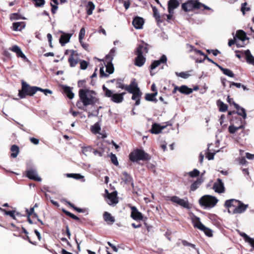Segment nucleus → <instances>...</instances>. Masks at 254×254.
<instances>
[{"mask_svg": "<svg viewBox=\"0 0 254 254\" xmlns=\"http://www.w3.org/2000/svg\"><path fill=\"white\" fill-rule=\"evenodd\" d=\"M79 96L84 106L93 105L98 101L96 93L92 90L88 89H80Z\"/></svg>", "mask_w": 254, "mask_h": 254, "instance_id": "f257e3e1", "label": "nucleus"}, {"mask_svg": "<svg viewBox=\"0 0 254 254\" xmlns=\"http://www.w3.org/2000/svg\"><path fill=\"white\" fill-rule=\"evenodd\" d=\"M147 45L142 43L139 44L135 51V55L137 56L135 59V64L139 67L142 66L145 62V58L143 56L144 53H148Z\"/></svg>", "mask_w": 254, "mask_h": 254, "instance_id": "f03ea898", "label": "nucleus"}, {"mask_svg": "<svg viewBox=\"0 0 254 254\" xmlns=\"http://www.w3.org/2000/svg\"><path fill=\"white\" fill-rule=\"evenodd\" d=\"M39 90H42V88L36 86H30L26 82L22 81V88L19 91L18 96L21 98H24L26 95H34Z\"/></svg>", "mask_w": 254, "mask_h": 254, "instance_id": "7ed1b4c3", "label": "nucleus"}, {"mask_svg": "<svg viewBox=\"0 0 254 254\" xmlns=\"http://www.w3.org/2000/svg\"><path fill=\"white\" fill-rule=\"evenodd\" d=\"M103 90L106 97L110 98V100L116 103H120L124 100V96L126 94V92L121 93H114V92L109 89L105 85L103 86Z\"/></svg>", "mask_w": 254, "mask_h": 254, "instance_id": "20e7f679", "label": "nucleus"}, {"mask_svg": "<svg viewBox=\"0 0 254 254\" xmlns=\"http://www.w3.org/2000/svg\"><path fill=\"white\" fill-rule=\"evenodd\" d=\"M150 156L141 149H136L129 154V159L133 162L139 160L146 161L150 159Z\"/></svg>", "mask_w": 254, "mask_h": 254, "instance_id": "39448f33", "label": "nucleus"}, {"mask_svg": "<svg viewBox=\"0 0 254 254\" xmlns=\"http://www.w3.org/2000/svg\"><path fill=\"white\" fill-rule=\"evenodd\" d=\"M218 200L214 196L204 195L199 200L200 205L205 208H212L217 203Z\"/></svg>", "mask_w": 254, "mask_h": 254, "instance_id": "423d86ee", "label": "nucleus"}, {"mask_svg": "<svg viewBox=\"0 0 254 254\" xmlns=\"http://www.w3.org/2000/svg\"><path fill=\"white\" fill-rule=\"evenodd\" d=\"M192 221L194 227L203 231L207 236L209 237L212 236V234L211 230L202 224L198 217H194L192 218Z\"/></svg>", "mask_w": 254, "mask_h": 254, "instance_id": "0eeeda50", "label": "nucleus"}, {"mask_svg": "<svg viewBox=\"0 0 254 254\" xmlns=\"http://www.w3.org/2000/svg\"><path fill=\"white\" fill-rule=\"evenodd\" d=\"M105 197L109 205H115L118 203L117 191H114L111 193H109L107 190H105Z\"/></svg>", "mask_w": 254, "mask_h": 254, "instance_id": "6e6552de", "label": "nucleus"}, {"mask_svg": "<svg viewBox=\"0 0 254 254\" xmlns=\"http://www.w3.org/2000/svg\"><path fill=\"white\" fill-rule=\"evenodd\" d=\"M200 3L196 0H189L182 4V7L185 11H190L194 8H200Z\"/></svg>", "mask_w": 254, "mask_h": 254, "instance_id": "1a4fd4ad", "label": "nucleus"}, {"mask_svg": "<svg viewBox=\"0 0 254 254\" xmlns=\"http://www.w3.org/2000/svg\"><path fill=\"white\" fill-rule=\"evenodd\" d=\"M114 68L111 62L109 61L107 65L105 67H102L100 69V75L102 77H107L109 74L114 72Z\"/></svg>", "mask_w": 254, "mask_h": 254, "instance_id": "9d476101", "label": "nucleus"}, {"mask_svg": "<svg viewBox=\"0 0 254 254\" xmlns=\"http://www.w3.org/2000/svg\"><path fill=\"white\" fill-rule=\"evenodd\" d=\"M172 202L175 203H177L181 206L188 208H189V203L187 198L185 199H182L177 196H173L169 199Z\"/></svg>", "mask_w": 254, "mask_h": 254, "instance_id": "9b49d317", "label": "nucleus"}, {"mask_svg": "<svg viewBox=\"0 0 254 254\" xmlns=\"http://www.w3.org/2000/svg\"><path fill=\"white\" fill-rule=\"evenodd\" d=\"M248 207V204H245L242 202L237 200L234 209L233 210V214H240L244 212Z\"/></svg>", "mask_w": 254, "mask_h": 254, "instance_id": "f8f14e48", "label": "nucleus"}, {"mask_svg": "<svg viewBox=\"0 0 254 254\" xmlns=\"http://www.w3.org/2000/svg\"><path fill=\"white\" fill-rule=\"evenodd\" d=\"M213 189L215 192L218 193H222L224 191L225 188L224 184L221 179H218L217 181L214 183Z\"/></svg>", "mask_w": 254, "mask_h": 254, "instance_id": "ddd939ff", "label": "nucleus"}, {"mask_svg": "<svg viewBox=\"0 0 254 254\" xmlns=\"http://www.w3.org/2000/svg\"><path fill=\"white\" fill-rule=\"evenodd\" d=\"M26 176L30 179L33 180L38 182L42 181L41 178L38 176L37 171L35 170L30 169L26 172Z\"/></svg>", "mask_w": 254, "mask_h": 254, "instance_id": "4468645a", "label": "nucleus"}, {"mask_svg": "<svg viewBox=\"0 0 254 254\" xmlns=\"http://www.w3.org/2000/svg\"><path fill=\"white\" fill-rule=\"evenodd\" d=\"M131 217L135 220H141L143 219V216L141 212H139L135 206L131 207Z\"/></svg>", "mask_w": 254, "mask_h": 254, "instance_id": "2eb2a0df", "label": "nucleus"}, {"mask_svg": "<svg viewBox=\"0 0 254 254\" xmlns=\"http://www.w3.org/2000/svg\"><path fill=\"white\" fill-rule=\"evenodd\" d=\"M144 22V20L142 18L136 17L132 21V25L136 29H140L142 28Z\"/></svg>", "mask_w": 254, "mask_h": 254, "instance_id": "dca6fc26", "label": "nucleus"}, {"mask_svg": "<svg viewBox=\"0 0 254 254\" xmlns=\"http://www.w3.org/2000/svg\"><path fill=\"white\" fill-rule=\"evenodd\" d=\"M167 60V59L166 56L164 55H162L160 60L155 61L152 63L150 66L151 69L152 70L155 69L162 63H166Z\"/></svg>", "mask_w": 254, "mask_h": 254, "instance_id": "f3484780", "label": "nucleus"}, {"mask_svg": "<svg viewBox=\"0 0 254 254\" xmlns=\"http://www.w3.org/2000/svg\"><path fill=\"white\" fill-rule=\"evenodd\" d=\"M9 50L10 51L15 53L16 54L17 57H20L24 60L26 59V56L22 53L20 48L17 45H14V46H12V47L9 48Z\"/></svg>", "mask_w": 254, "mask_h": 254, "instance_id": "a211bd4d", "label": "nucleus"}, {"mask_svg": "<svg viewBox=\"0 0 254 254\" xmlns=\"http://www.w3.org/2000/svg\"><path fill=\"white\" fill-rule=\"evenodd\" d=\"M166 127V126H160V125L155 123L152 125L151 129V132L154 134H158Z\"/></svg>", "mask_w": 254, "mask_h": 254, "instance_id": "6ab92c4d", "label": "nucleus"}, {"mask_svg": "<svg viewBox=\"0 0 254 254\" xmlns=\"http://www.w3.org/2000/svg\"><path fill=\"white\" fill-rule=\"evenodd\" d=\"M179 5V2L177 0H170L168 1L169 13H173L174 10Z\"/></svg>", "mask_w": 254, "mask_h": 254, "instance_id": "aec40b11", "label": "nucleus"}, {"mask_svg": "<svg viewBox=\"0 0 254 254\" xmlns=\"http://www.w3.org/2000/svg\"><path fill=\"white\" fill-rule=\"evenodd\" d=\"M237 38L236 39L239 41L240 43L243 45V43L246 40L248 39L246 36V33L243 30H238L236 34Z\"/></svg>", "mask_w": 254, "mask_h": 254, "instance_id": "412c9836", "label": "nucleus"}, {"mask_svg": "<svg viewBox=\"0 0 254 254\" xmlns=\"http://www.w3.org/2000/svg\"><path fill=\"white\" fill-rule=\"evenodd\" d=\"M233 104L237 110V114L241 116L243 119H245L247 118V114L245 109L242 107H241L235 102H233Z\"/></svg>", "mask_w": 254, "mask_h": 254, "instance_id": "4be33fe9", "label": "nucleus"}, {"mask_svg": "<svg viewBox=\"0 0 254 254\" xmlns=\"http://www.w3.org/2000/svg\"><path fill=\"white\" fill-rule=\"evenodd\" d=\"M126 90L129 93H132L139 91L140 90L137 86V84L134 81H133L130 85H127Z\"/></svg>", "mask_w": 254, "mask_h": 254, "instance_id": "5701e85b", "label": "nucleus"}, {"mask_svg": "<svg viewBox=\"0 0 254 254\" xmlns=\"http://www.w3.org/2000/svg\"><path fill=\"white\" fill-rule=\"evenodd\" d=\"M71 54L68 59V62L69 63L70 66L73 67L78 63L77 59L74 58V56H76L77 54H75V52L73 50L71 51Z\"/></svg>", "mask_w": 254, "mask_h": 254, "instance_id": "b1692460", "label": "nucleus"}, {"mask_svg": "<svg viewBox=\"0 0 254 254\" xmlns=\"http://www.w3.org/2000/svg\"><path fill=\"white\" fill-rule=\"evenodd\" d=\"M240 235L243 237L245 240V241L248 243H249L251 246L254 249V238H252L250 237L248 235H247L245 233H240Z\"/></svg>", "mask_w": 254, "mask_h": 254, "instance_id": "393cba45", "label": "nucleus"}, {"mask_svg": "<svg viewBox=\"0 0 254 254\" xmlns=\"http://www.w3.org/2000/svg\"><path fill=\"white\" fill-rule=\"evenodd\" d=\"M244 54L247 63L254 65V57L252 56L250 50H248L245 51Z\"/></svg>", "mask_w": 254, "mask_h": 254, "instance_id": "a878e982", "label": "nucleus"}, {"mask_svg": "<svg viewBox=\"0 0 254 254\" xmlns=\"http://www.w3.org/2000/svg\"><path fill=\"white\" fill-rule=\"evenodd\" d=\"M103 217L104 220L108 223V224H113L115 222V220L114 217L112 216L111 215L108 213V212H105L103 214Z\"/></svg>", "mask_w": 254, "mask_h": 254, "instance_id": "bb28decb", "label": "nucleus"}, {"mask_svg": "<svg viewBox=\"0 0 254 254\" xmlns=\"http://www.w3.org/2000/svg\"><path fill=\"white\" fill-rule=\"evenodd\" d=\"M132 99L135 101V105L136 106H137L139 105L140 104V97L141 96V92L140 91H138L137 92L132 93Z\"/></svg>", "mask_w": 254, "mask_h": 254, "instance_id": "cd10ccee", "label": "nucleus"}, {"mask_svg": "<svg viewBox=\"0 0 254 254\" xmlns=\"http://www.w3.org/2000/svg\"><path fill=\"white\" fill-rule=\"evenodd\" d=\"M71 35L69 34H64L62 35L60 39V42L62 46L64 45L69 41Z\"/></svg>", "mask_w": 254, "mask_h": 254, "instance_id": "c85d7f7f", "label": "nucleus"}, {"mask_svg": "<svg viewBox=\"0 0 254 254\" xmlns=\"http://www.w3.org/2000/svg\"><path fill=\"white\" fill-rule=\"evenodd\" d=\"M25 26L23 22H18L13 23V30L14 31H20Z\"/></svg>", "mask_w": 254, "mask_h": 254, "instance_id": "c756f323", "label": "nucleus"}, {"mask_svg": "<svg viewBox=\"0 0 254 254\" xmlns=\"http://www.w3.org/2000/svg\"><path fill=\"white\" fill-rule=\"evenodd\" d=\"M237 203V200L231 199L226 201L225 206L227 208H231L232 207H235L236 204Z\"/></svg>", "mask_w": 254, "mask_h": 254, "instance_id": "7c9ffc66", "label": "nucleus"}, {"mask_svg": "<svg viewBox=\"0 0 254 254\" xmlns=\"http://www.w3.org/2000/svg\"><path fill=\"white\" fill-rule=\"evenodd\" d=\"M95 5L92 1H89L87 5V13L88 15L92 14L93 10L95 9Z\"/></svg>", "mask_w": 254, "mask_h": 254, "instance_id": "2f4dec72", "label": "nucleus"}, {"mask_svg": "<svg viewBox=\"0 0 254 254\" xmlns=\"http://www.w3.org/2000/svg\"><path fill=\"white\" fill-rule=\"evenodd\" d=\"M179 91L182 93L189 94L192 92V90L186 85H183L179 88Z\"/></svg>", "mask_w": 254, "mask_h": 254, "instance_id": "473e14b6", "label": "nucleus"}, {"mask_svg": "<svg viewBox=\"0 0 254 254\" xmlns=\"http://www.w3.org/2000/svg\"><path fill=\"white\" fill-rule=\"evenodd\" d=\"M64 91L69 99H71L74 97V94L71 91V88L69 87L64 86Z\"/></svg>", "mask_w": 254, "mask_h": 254, "instance_id": "72a5a7b5", "label": "nucleus"}, {"mask_svg": "<svg viewBox=\"0 0 254 254\" xmlns=\"http://www.w3.org/2000/svg\"><path fill=\"white\" fill-rule=\"evenodd\" d=\"M219 68L221 69V70L223 72V73L224 74L231 77H233L234 76V73L231 70L227 68H224L221 66H219Z\"/></svg>", "mask_w": 254, "mask_h": 254, "instance_id": "f704fd0d", "label": "nucleus"}, {"mask_svg": "<svg viewBox=\"0 0 254 254\" xmlns=\"http://www.w3.org/2000/svg\"><path fill=\"white\" fill-rule=\"evenodd\" d=\"M11 151L12 153L11 156L13 158H16L19 153V148L17 146L13 145L11 147Z\"/></svg>", "mask_w": 254, "mask_h": 254, "instance_id": "c9c22d12", "label": "nucleus"}, {"mask_svg": "<svg viewBox=\"0 0 254 254\" xmlns=\"http://www.w3.org/2000/svg\"><path fill=\"white\" fill-rule=\"evenodd\" d=\"M101 130V127L99 123H97L91 127V130L94 134L99 133Z\"/></svg>", "mask_w": 254, "mask_h": 254, "instance_id": "e433bc0d", "label": "nucleus"}, {"mask_svg": "<svg viewBox=\"0 0 254 254\" xmlns=\"http://www.w3.org/2000/svg\"><path fill=\"white\" fill-rule=\"evenodd\" d=\"M157 94V91H156L155 92L153 93H148L145 95V99L147 101H154L156 100L155 96Z\"/></svg>", "mask_w": 254, "mask_h": 254, "instance_id": "4c0bfd02", "label": "nucleus"}, {"mask_svg": "<svg viewBox=\"0 0 254 254\" xmlns=\"http://www.w3.org/2000/svg\"><path fill=\"white\" fill-rule=\"evenodd\" d=\"M244 128L243 125L240 126L239 127H235L234 125H231L229 127V131L231 133H234L236 131L240 128Z\"/></svg>", "mask_w": 254, "mask_h": 254, "instance_id": "58836bf2", "label": "nucleus"}, {"mask_svg": "<svg viewBox=\"0 0 254 254\" xmlns=\"http://www.w3.org/2000/svg\"><path fill=\"white\" fill-rule=\"evenodd\" d=\"M202 181L201 179H199L197 180L195 182L191 184L190 186V189L191 190H195L198 186L201 184Z\"/></svg>", "mask_w": 254, "mask_h": 254, "instance_id": "ea45409f", "label": "nucleus"}, {"mask_svg": "<svg viewBox=\"0 0 254 254\" xmlns=\"http://www.w3.org/2000/svg\"><path fill=\"white\" fill-rule=\"evenodd\" d=\"M234 44H236L238 47H243V44L240 43L239 41L237 40L235 37L234 38V39H231L229 40L228 42V45L229 46L231 47Z\"/></svg>", "mask_w": 254, "mask_h": 254, "instance_id": "a19ab883", "label": "nucleus"}, {"mask_svg": "<svg viewBox=\"0 0 254 254\" xmlns=\"http://www.w3.org/2000/svg\"><path fill=\"white\" fill-rule=\"evenodd\" d=\"M218 105L219 107V110L221 112H225L228 109L227 105L223 102H219L218 103Z\"/></svg>", "mask_w": 254, "mask_h": 254, "instance_id": "79ce46f5", "label": "nucleus"}, {"mask_svg": "<svg viewBox=\"0 0 254 254\" xmlns=\"http://www.w3.org/2000/svg\"><path fill=\"white\" fill-rule=\"evenodd\" d=\"M82 148V152L85 156L88 155L89 153H90L92 151V148L90 146H83L81 147Z\"/></svg>", "mask_w": 254, "mask_h": 254, "instance_id": "37998d69", "label": "nucleus"}, {"mask_svg": "<svg viewBox=\"0 0 254 254\" xmlns=\"http://www.w3.org/2000/svg\"><path fill=\"white\" fill-rule=\"evenodd\" d=\"M116 52L115 48H113L111 50L109 54L107 55L106 57L107 60L109 61L110 62H112L113 57L114 56V54Z\"/></svg>", "mask_w": 254, "mask_h": 254, "instance_id": "c03bdc74", "label": "nucleus"}, {"mask_svg": "<svg viewBox=\"0 0 254 254\" xmlns=\"http://www.w3.org/2000/svg\"><path fill=\"white\" fill-rule=\"evenodd\" d=\"M175 74L177 76L181 77L184 79L188 78L190 76V74L188 72H176Z\"/></svg>", "mask_w": 254, "mask_h": 254, "instance_id": "a18cd8bd", "label": "nucleus"}, {"mask_svg": "<svg viewBox=\"0 0 254 254\" xmlns=\"http://www.w3.org/2000/svg\"><path fill=\"white\" fill-rule=\"evenodd\" d=\"M0 209L3 211L4 212V214L10 216L11 217H12L13 219H15V211L14 210L12 211H6L5 210H4L1 208H0Z\"/></svg>", "mask_w": 254, "mask_h": 254, "instance_id": "49530a36", "label": "nucleus"}, {"mask_svg": "<svg viewBox=\"0 0 254 254\" xmlns=\"http://www.w3.org/2000/svg\"><path fill=\"white\" fill-rule=\"evenodd\" d=\"M34 2L36 7L43 6L45 3V0H32Z\"/></svg>", "mask_w": 254, "mask_h": 254, "instance_id": "de8ad7c7", "label": "nucleus"}, {"mask_svg": "<svg viewBox=\"0 0 254 254\" xmlns=\"http://www.w3.org/2000/svg\"><path fill=\"white\" fill-rule=\"evenodd\" d=\"M67 176L68 177L73 178L77 180L83 178L84 177L83 176H81L79 174H67Z\"/></svg>", "mask_w": 254, "mask_h": 254, "instance_id": "09e8293b", "label": "nucleus"}, {"mask_svg": "<svg viewBox=\"0 0 254 254\" xmlns=\"http://www.w3.org/2000/svg\"><path fill=\"white\" fill-rule=\"evenodd\" d=\"M127 85L124 84L121 79H118L117 81V87L123 89H126Z\"/></svg>", "mask_w": 254, "mask_h": 254, "instance_id": "8fccbe9b", "label": "nucleus"}, {"mask_svg": "<svg viewBox=\"0 0 254 254\" xmlns=\"http://www.w3.org/2000/svg\"><path fill=\"white\" fill-rule=\"evenodd\" d=\"M85 34V29L84 28H82L79 32V41H82L84 38Z\"/></svg>", "mask_w": 254, "mask_h": 254, "instance_id": "3c124183", "label": "nucleus"}, {"mask_svg": "<svg viewBox=\"0 0 254 254\" xmlns=\"http://www.w3.org/2000/svg\"><path fill=\"white\" fill-rule=\"evenodd\" d=\"M188 174L190 177H195L199 175V171L195 169L193 171L190 172Z\"/></svg>", "mask_w": 254, "mask_h": 254, "instance_id": "603ef678", "label": "nucleus"}, {"mask_svg": "<svg viewBox=\"0 0 254 254\" xmlns=\"http://www.w3.org/2000/svg\"><path fill=\"white\" fill-rule=\"evenodd\" d=\"M111 160L112 162L116 166H118L119 165V162L118 161L117 158L116 156L114 154H111Z\"/></svg>", "mask_w": 254, "mask_h": 254, "instance_id": "864d4df0", "label": "nucleus"}, {"mask_svg": "<svg viewBox=\"0 0 254 254\" xmlns=\"http://www.w3.org/2000/svg\"><path fill=\"white\" fill-rule=\"evenodd\" d=\"M63 211L66 215L69 216L70 217L72 218V219H73L74 220H79V218L78 217H77L76 216H75V215H74L73 214H72L67 211L64 210Z\"/></svg>", "mask_w": 254, "mask_h": 254, "instance_id": "5fc2aeb1", "label": "nucleus"}, {"mask_svg": "<svg viewBox=\"0 0 254 254\" xmlns=\"http://www.w3.org/2000/svg\"><path fill=\"white\" fill-rule=\"evenodd\" d=\"M247 3L245 2L242 4L241 11H242L243 14H245V12L247 11H249L250 10V8L249 7H246Z\"/></svg>", "mask_w": 254, "mask_h": 254, "instance_id": "6e6d98bb", "label": "nucleus"}, {"mask_svg": "<svg viewBox=\"0 0 254 254\" xmlns=\"http://www.w3.org/2000/svg\"><path fill=\"white\" fill-rule=\"evenodd\" d=\"M80 64L81 69H85L87 67L88 63L85 61H81Z\"/></svg>", "mask_w": 254, "mask_h": 254, "instance_id": "4d7b16f0", "label": "nucleus"}, {"mask_svg": "<svg viewBox=\"0 0 254 254\" xmlns=\"http://www.w3.org/2000/svg\"><path fill=\"white\" fill-rule=\"evenodd\" d=\"M215 153L208 152L206 155V157L209 160H212L214 158Z\"/></svg>", "mask_w": 254, "mask_h": 254, "instance_id": "13d9d810", "label": "nucleus"}, {"mask_svg": "<svg viewBox=\"0 0 254 254\" xmlns=\"http://www.w3.org/2000/svg\"><path fill=\"white\" fill-rule=\"evenodd\" d=\"M182 243H183V245L185 246H190V247H192L193 248H195V245H194L190 244V243L186 241H185V240L183 241H182Z\"/></svg>", "mask_w": 254, "mask_h": 254, "instance_id": "bf43d9fd", "label": "nucleus"}, {"mask_svg": "<svg viewBox=\"0 0 254 254\" xmlns=\"http://www.w3.org/2000/svg\"><path fill=\"white\" fill-rule=\"evenodd\" d=\"M130 4V0H127L124 1V5L126 9H127Z\"/></svg>", "mask_w": 254, "mask_h": 254, "instance_id": "052dcab7", "label": "nucleus"}, {"mask_svg": "<svg viewBox=\"0 0 254 254\" xmlns=\"http://www.w3.org/2000/svg\"><path fill=\"white\" fill-rule=\"evenodd\" d=\"M153 14H154V16L155 17V18L156 19L159 18V13L157 9L155 8H154L153 9Z\"/></svg>", "mask_w": 254, "mask_h": 254, "instance_id": "680f3d73", "label": "nucleus"}, {"mask_svg": "<svg viewBox=\"0 0 254 254\" xmlns=\"http://www.w3.org/2000/svg\"><path fill=\"white\" fill-rule=\"evenodd\" d=\"M207 52L208 53H212V54L214 55V56H217L220 52L218 50H207Z\"/></svg>", "mask_w": 254, "mask_h": 254, "instance_id": "e2e57ef3", "label": "nucleus"}, {"mask_svg": "<svg viewBox=\"0 0 254 254\" xmlns=\"http://www.w3.org/2000/svg\"><path fill=\"white\" fill-rule=\"evenodd\" d=\"M30 141L32 143L36 145L38 144L39 142V139L34 137L30 138Z\"/></svg>", "mask_w": 254, "mask_h": 254, "instance_id": "0e129e2a", "label": "nucleus"}, {"mask_svg": "<svg viewBox=\"0 0 254 254\" xmlns=\"http://www.w3.org/2000/svg\"><path fill=\"white\" fill-rule=\"evenodd\" d=\"M246 156L248 159L252 160L254 159V154L246 153Z\"/></svg>", "mask_w": 254, "mask_h": 254, "instance_id": "69168bd1", "label": "nucleus"}, {"mask_svg": "<svg viewBox=\"0 0 254 254\" xmlns=\"http://www.w3.org/2000/svg\"><path fill=\"white\" fill-rule=\"evenodd\" d=\"M81 46L86 50H87L88 49V45L87 44H85L83 41V40L82 41H79Z\"/></svg>", "mask_w": 254, "mask_h": 254, "instance_id": "338daca9", "label": "nucleus"}, {"mask_svg": "<svg viewBox=\"0 0 254 254\" xmlns=\"http://www.w3.org/2000/svg\"><path fill=\"white\" fill-rule=\"evenodd\" d=\"M108 245L111 247L113 250L116 252H118V249L116 248V246H115L114 245H113L111 243H110V242H108L107 243Z\"/></svg>", "mask_w": 254, "mask_h": 254, "instance_id": "774afa93", "label": "nucleus"}]
</instances>
